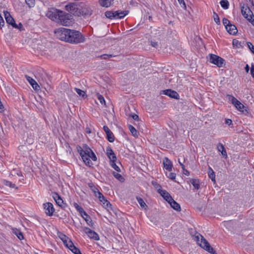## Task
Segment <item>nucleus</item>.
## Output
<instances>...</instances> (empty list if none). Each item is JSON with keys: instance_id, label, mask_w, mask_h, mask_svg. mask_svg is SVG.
I'll return each instance as SVG.
<instances>
[{"instance_id": "obj_1", "label": "nucleus", "mask_w": 254, "mask_h": 254, "mask_svg": "<svg viewBox=\"0 0 254 254\" xmlns=\"http://www.w3.org/2000/svg\"><path fill=\"white\" fill-rule=\"evenodd\" d=\"M59 39L72 44H79L85 41V38L78 31L65 28H59L55 31Z\"/></svg>"}, {"instance_id": "obj_2", "label": "nucleus", "mask_w": 254, "mask_h": 254, "mask_svg": "<svg viewBox=\"0 0 254 254\" xmlns=\"http://www.w3.org/2000/svg\"><path fill=\"white\" fill-rule=\"evenodd\" d=\"M80 155L85 164L89 166L92 165L93 163L91 161L90 159L94 161L97 160V157L95 153L89 147H86L85 150H83L80 147Z\"/></svg>"}, {"instance_id": "obj_3", "label": "nucleus", "mask_w": 254, "mask_h": 254, "mask_svg": "<svg viewBox=\"0 0 254 254\" xmlns=\"http://www.w3.org/2000/svg\"><path fill=\"white\" fill-rule=\"evenodd\" d=\"M240 6L243 16L254 26V15L250 7L247 5L242 3L240 4Z\"/></svg>"}, {"instance_id": "obj_4", "label": "nucleus", "mask_w": 254, "mask_h": 254, "mask_svg": "<svg viewBox=\"0 0 254 254\" xmlns=\"http://www.w3.org/2000/svg\"><path fill=\"white\" fill-rule=\"evenodd\" d=\"M71 17L70 14L61 10L56 22L64 26H68L70 24Z\"/></svg>"}, {"instance_id": "obj_5", "label": "nucleus", "mask_w": 254, "mask_h": 254, "mask_svg": "<svg viewBox=\"0 0 254 254\" xmlns=\"http://www.w3.org/2000/svg\"><path fill=\"white\" fill-rule=\"evenodd\" d=\"M209 62L216 65L219 67H221L223 66V64L225 63V60L222 58L221 57L217 56L214 54H209Z\"/></svg>"}, {"instance_id": "obj_6", "label": "nucleus", "mask_w": 254, "mask_h": 254, "mask_svg": "<svg viewBox=\"0 0 254 254\" xmlns=\"http://www.w3.org/2000/svg\"><path fill=\"white\" fill-rule=\"evenodd\" d=\"M60 11V10L56 8L51 7L48 9L46 12V15L47 17L51 19L52 20L56 22Z\"/></svg>"}, {"instance_id": "obj_7", "label": "nucleus", "mask_w": 254, "mask_h": 254, "mask_svg": "<svg viewBox=\"0 0 254 254\" xmlns=\"http://www.w3.org/2000/svg\"><path fill=\"white\" fill-rule=\"evenodd\" d=\"M200 247L206 250L211 254H217L213 248L210 245L209 243L203 237L201 236V243L199 244Z\"/></svg>"}, {"instance_id": "obj_8", "label": "nucleus", "mask_w": 254, "mask_h": 254, "mask_svg": "<svg viewBox=\"0 0 254 254\" xmlns=\"http://www.w3.org/2000/svg\"><path fill=\"white\" fill-rule=\"evenodd\" d=\"M65 8L71 14L75 15H79V7L77 3H70L66 5Z\"/></svg>"}, {"instance_id": "obj_9", "label": "nucleus", "mask_w": 254, "mask_h": 254, "mask_svg": "<svg viewBox=\"0 0 254 254\" xmlns=\"http://www.w3.org/2000/svg\"><path fill=\"white\" fill-rule=\"evenodd\" d=\"M79 6L80 8L79 10V14L83 16H90L92 14V10L89 5L81 3Z\"/></svg>"}, {"instance_id": "obj_10", "label": "nucleus", "mask_w": 254, "mask_h": 254, "mask_svg": "<svg viewBox=\"0 0 254 254\" xmlns=\"http://www.w3.org/2000/svg\"><path fill=\"white\" fill-rule=\"evenodd\" d=\"M44 209L47 215L51 216L55 212V208L51 202H46L43 204Z\"/></svg>"}, {"instance_id": "obj_11", "label": "nucleus", "mask_w": 254, "mask_h": 254, "mask_svg": "<svg viewBox=\"0 0 254 254\" xmlns=\"http://www.w3.org/2000/svg\"><path fill=\"white\" fill-rule=\"evenodd\" d=\"M4 17L6 22L8 24L11 25L13 28H18V25L16 24L15 20L8 11L4 12Z\"/></svg>"}, {"instance_id": "obj_12", "label": "nucleus", "mask_w": 254, "mask_h": 254, "mask_svg": "<svg viewBox=\"0 0 254 254\" xmlns=\"http://www.w3.org/2000/svg\"><path fill=\"white\" fill-rule=\"evenodd\" d=\"M84 231L86 234H87L89 237L91 239H93L95 240H99V237L97 233H96L95 231H92L88 227L84 228Z\"/></svg>"}, {"instance_id": "obj_13", "label": "nucleus", "mask_w": 254, "mask_h": 254, "mask_svg": "<svg viewBox=\"0 0 254 254\" xmlns=\"http://www.w3.org/2000/svg\"><path fill=\"white\" fill-rule=\"evenodd\" d=\"M103 130L106 133L108 140L110 142H114L115 140V137L113 132L111 131L109 128L107 126H104L103 127Z\"/></svg>"}, {"instance_id": "obj_14", "label": "nucleus", "mask_w": 254, "mask_h": 254, "mask_svg": "<svg viewBox=\"0 0 254 254\" xmlns=\"http://www.w3.org/2000/svg\"><path fill=\"white\" fill-rule=\"evenodd\" d=\"M164 94L168 96H169L171 98H174V99H179V94L175 91L172 90L171 89H167L162 91Z\"/></svg>"}, {"instance_id": "obj_15", "label": "nucleus", "mask_w": 254, "mask_h": 254, "mask_svg": "<svg viewBox=\"0 0 254 254\" xmlns=\"http://www.w3.org/2000/svg\"><path fill=\"white\" fill-rule=\"evenodd\" d=\"M53 197L55 200L56 203L61 207H65V204L64 203L63 200L58 193L55 192L53 195Z\"/></svg>"}, {"instance_id": "obj_16", "label": "nucleus", "mask_w": 254, "mask_h": 254, "mask_svg": "<svg viewBox=\"0 0 254 254\" xmlns=\"http://www.w3.org/2000/svg\"><path fill=\"white\" fill-rule=\"evenodd\" d=\"M107 155L110 160V163L116 162L117 157L114 151L110 147H108L106 149Z\"/></svg>"}, {"instance_id": "obj_17", "label": "nucleus", "mask_w": 254, "mask_h": 254, "mask_svg": "<svg viewBox=\"0 0 254 254\" xmlns=\"http://www.w3.org/2000/svg\"><path fill=\"white\" fill-rule=\"evenodd\" d=\"M157 191L167 202L172 199V197L166 190L159 188L157 189Z\"/></svg>"}, {"instance_id": "obj_18", "label": "nucleus", "mask_w": 254, "mask_h": 254, "mask_svg": "<svg viewBox=\"0 0 254 254\" xmlns=\"http://www.w3.org/2000/svg\"><path fill=\"white\" fill-rule=\"evenodd\" d=\"M25 78L30 85L32 86L34 89L35 90H39L40 89V86L37 84L36 81L30 76L25 75Z\"/></svg>"}, {"instance_id": "obj_19", "label": "nucleus", "mask_w": 254, "mask_h": 254, "mask_svg": "<svg viewBox=\"0 0 254 254\" xmlns=\"http://www.w3.org/2000/svg\"><path fill=\"white\" fill-rule=\"evenodd\" d=\"M168 202L170 204L171 207L174 210L177 211H180L181 210L180 205L175 201L173 198L170 199Z\"/></svg>"}, {"instance_id": "obj_20", "label": "nucleus", "mask_w": 254, "mask_h": 254, "mask_svg": "<svg viewBox=\"0 0 254 254\" xmlns=\"http://www.w3.org/2000/svg\"><path fill=\"white\" fill-rule=\"evenodd\" d=\"M217 149L219 152L221 153L222 156L225 159L228 157L226 150L224 146V145L221 143H219L217 145Z\"/></svg>"}, {"instance_id": "obj_21", "label": "nucleus", "mask_w": 254, "mask_h": 254, "mask_svg": "<svg viewBox=\"0 0 254 254\" xmlns=\"http://www.w3.org/2000/svg\"><path fill=\"white\" fill-rule=\"evenodd\" d=\"M127 10H125V11H120V10H117L116 11H114V14L115 15V19L117 18H122L124 17L128 13Z\"/></svg>"}, {"instance_id": "obj_22", "label": "nucleus", "mask_w": 254, "mask_h": 254, "mask_svg": "<svg viewBox=\"0 0 254 254\" xmlns=\"http://www.w3.org/2000/svg\"><path fill=\"white\" fill-rule=\"evenodd\" d=\"M164 167L169 171H171L172 169L173 165L172 162L168 159V158L165 157L163 160Z\"/></svg>"}, {"instance_id": "obj_23", "label": "nucleus", "mask_w": 254, "mask_h": 254, "mask_svg": "<svg viewBox=\"0 0 254 254\" xmlns=\"http://www.w3.org/2000/svg\"><path fill=\"white\" fill-rule=\"evenodd\" d=\"M114 0H99V4L103 7H108L112 4Z\"/></svg>"}, {"instance_id": "obj_24", "label": "nucleus", "mask_w": 254, "mask_h": 254, "mask_svg": "<svg viewBox=\"0 0 254 254\" xmlns=\"http://www.w3.org/2000/svg\"><path fill=\"white\" fill-rule=\"evenodd\" d=\"M226 28L228 32L232 35H236L238 32V30L235 25L231 24L229 26Z\"/></svg>"}, {"instance_id": "obj_25", "label": "nucleus", "mask_w": 254, "mask_h": 254, "mask_svg": "<svg viewBox=\"0 0 254 254\" xmlns=\"http://www.w3.org/2000/svg\"><path fill=\"white\" fill-rule=\"evenodd\" d=\"M86 221L87 224L90 227H92L94 223L92 222V220L90 216H89L87 213L82 217Z\"/></svg>"}, {"instance_id": "obj_26", "label": "nucleus", "mask_w": 254, "mask_h": 254, "mask_svg": "<svg viewBox=\"0 0 254 254\" xmlns=\"http://www.w3.org/2000/svg\"><path fill=\"white\" fill-rule=\"evenodd\" d=\"M12 232L19 240H21L24 239L23 235L19 230L16 228H13L12 229Z\"/></svg>"}, {"instance_id": "obj_27", "label": "nucleus", "mask_w": 254, "mask_h": 254, "mask_svg": "<svg viewBox=\"0 0 254 254\" xmlns=\"http://www.w3.org/2000/svg\"><path fill=\"white\" fill-rule=\"evenodd\" d=\"M70 248L69 249L74 254H81L80 250L76 247L73 244L70 243Z\"/></svg>"}, {"instance_id": "obj_28", "label": "nucleus", "mask_w": 254, "mask_h": 254, "mask_svg": "<svg viewBox=\"0 0 254 254\" xmlns=\"http://www.w3.org/2000/svg\"><path fill=\"white\" fill-rule=\"evenodd\" d=\"M74 206L76 210L79 212L82 217H83V216L86 214V212L77 203H74Z\"/></svg>"}, {"instance_id": "obj_29", "label": "nucleus", "mask_w": 254, "mask_h": 254, "mask_svg": "<svg viewBox=\"0 0 254 254\" xmlns=\"http://www.w3.org/2000/svg\"><path fill=\"white\" fill-rule=\"evenodd\" d=\"M209 177L211 179L212 182L214 183L215 182V173L212 170V169L209 167L208 172Z\"/></svg>"}, {"instance_id": "obj_30", "label": "nucleus", "mask_w": 254, "mask_h": 254, "mask_svg": "<svg viewBox=\"0 0 254 254\" xmlns=\"http://www.w3.org/2000/svg\"><path fill=\"white\" fill-rule=\"evenodd\" d=\"M113 175L114 176V177L115 178H116L117 180H118L121 182H123L125 181V179L119 173L113 172Z\"/></svg>"}, {"instance_id": "obj_31", "label": "nucleus", "mask_w": 254, "mask_h": 254, "mask_svg": "<svg viewBox=\"0 0 254 254\" xmlns=\"http://www.w3.org/2000/svg\"><path fill=\"white\" fill-rule=\"evenodd\" d=\"M128 127L132 135L134 137H137V133L136 129L130 125L128 126Z\"/></svg>"}, {"instance_id": "obj_32", "label": "nucleus", "mask_w": 254, "mask_h": 254, "mask_svg": "<svg viewBox=\"0 0 254 254\" xmlns=\"http://www.w3.org/2000/svg\"><path fill=\"white\" fill-rule=\"evenodd\" d=\"M136 199L137 200V201H138V203L140 204V206L142 208L146 209V207H147V206L146 204V203L144 202V201L143 200V199L141 198V197L137 196L136 197Z\"/></svg>"}, {"instance_id": "obj_33", "label": "nucleus", "mask_w": 254, "mask_h": 254, "mask_svg": "<svg viewBox=\"0 0 254 254\" xmlns=\"http://www.w3.org/2000/svg\"><path fill=\"white\" fill-rule=\"evenodd\" d=\"M190 183L194 187V188L197 190L199 188V182L198 180L196 179H191L190 180Z\"/></svg>"}, {"instance_id": "obj_34", "label": "nucleus", "mask_w": 254, "mask_h": 254, "mask_svg": "<svg viewBox=\"0 0 254 254\" xmlns=\"http://www.w3.org/2000/svg\"><path fill=\"white\" fill-rule=\"evenodd\" d=\"M105 15L106 17L109 19H115V15L114 14V11H107L105 13Z\"/></svg>"}, {"instance_id": "obj_35", "label": "nucleus", "mask_w": 254, "mask_h": 254, "mask_svg": "<svg viewBox=\"0 0 254 254\" xmlns=\"http://www.w3.org/2000/svg\"><path fill=\"white\" fill-rule=\"evenodd\" d=\"M75 91L76 92V93L80 96H81L83 98H85L87 95L86 94V93L85 91H84L83 90H82L80 89H78V88H75Z\"/></svg>"}, {"instance_id": "obj_36", "label": "nucleus", "mask_w": 254, "mask_h": 254, "mask_svg": "<svg viewBox=\"0 0 254 254\" xmlns=\"http://www.w3.org/2000/svg\"><path fill=\"white\" fill-rule=\"evenodd\" d=\"M232 44L234 47H236V48H240L243 47V45L241 42L239 41L236 39H234L233 40Z\"/></svg>"}, {"instance_id": "obj_37", "label": "nucleus", "mask_w": 254, "mask_h": 254, "mask_svg": "<svg viewBox=\"0 0 254 254\" xmlns=\"http://www.w3.org/2000/svg\"><path fill=\"white\" fill-rule=\"evenodd\" d=\"M234 106L240 111H243V109L244 106L239 101H238L234 105Z\"/></svg>"}, {"instance_id": "obj_38", "label": "nucleus", "mask_w": 254, "mask_h": 254, "mask_svg": "<svg viewBox=\"0 0 254 254\" xmlns=\"http://www.w3.org/2000/svg\"><path fill=\"white\" fill-rule=\"evenodd\" d=\"M95 196L98 197L100 201L102 202H105L106 200H107L104 195L99 191L97 192V193H96Z\"/></svg>"}, {"instance_id": "obj_39", "label": "nucleus", "mask_w": 254, "mask_h": 254, "mask_svg": "<svg viewBox=\"0 0 254 254\" xmlns=\"http://www.w3.org/2000/svg\"><path fill=\"white\" fill-rule=\"evenodd\" d=\"M221 6L224 9H227L229 7V2L227 0H222L220 1Z\"/></svg>"}, {"instance_id": "obj_40", "label": "nucleus", "mask_w": 254, "mask_h": 254, "mask_svg": "<svg viewBox=\"0 0 254 254\" xmlns=\"http://www.w3.org/2000/svg\"><path fill=\"white\" fill-rule=\"evenodd\" d=\"M227 97L233 105H234L238 101V100L232 95H227Z\"/></svg>"}, {"instance_id": "obj_41", "label": "nucleus", "mask_w": 254, "mask_h": 254, "mask_svg": "<svg viewBox=\"0 0 254 254\" xmlns=\"http://www.w3.org/2000/svg\"><path fill=\"white\" fill-rule=\"evenodd\" d=\"M88 186L91 190L94 193L95 195H96V193H97V192H99L98 189L93 184H89Z\"/></svg>"}, {"instance_id": "obj_42", "label": "nucleus", "mask_w": 254, "mask_h": 254, "mask_svg": "<svg viewBox=\"0 0 254 254\" xmlns=\"http://www.w3.org/2000/svg\"><path fill=\"white\" fill-rule=\"evenodd\" d=\"M96 97H97L98 99L99 100L101 104L105 105V101L102 95H100L99 93H97Z\"/></svg>"}, {"instance_id": "obj_43", "label": "nucleus", "mask_w": 254, "mask_h": 254, "mask_svg": "<svg viewBox=\"0 0 254 254\" xmlns=\"http://www.w3.org/2000/svg\"><path fill=\"white\" fill-rule=\"evenodd\" d=\"M25 2L29 7H33L35 5V0H25Z\"/></svg>"}, {"instance_id": "obj_44", "label": "nucleus", "mask_w": 254, "mask_h": 254, "mask_svg": "<svg viewBox=\"0 0 254 254\" xmlns=\"http://www.w3.org/2000/svg\"><path fill=\"white\" fill-rule=\"evenodd\" d=\"M222 22L226 28H228L227 27L231 24L230 21L227 18H224L222 19Z\"/></svg>"}, {"instance_id": "obj_45", "label": "nucleus", "mask_w": 254, "mask_h": 254, "mask_svg": "<svg viewBox=\"0 0 254 254\" xmlns=\"http://www.w3.org/2000/svg\"><path fill=\"white\" fill-rule=\"evenodd\" d=\"M213 19H214V20L215 21V22L217 24H220V21L219 19V17L218 14L215 12H213Z\"/></svg>"}, {"instance_id": "obj_46", "label": "nucleus", "mask_w": 254, "mask_h": 254, "mask_svg": "<svg viewBox=\"0 0 254 254\" xmlns=\"http://www.w3.org/2000/svg\"><path fill=\"white\" fill-rule=\"evenodd\" d=\"M110 165L112 166V168H113L116 171L119 172L121 171L120 168L119 166H118L115 163V162H113L110 163Z\"/></svg>"}, {"instance_id": "obj_47", "label": "nucleus", "mask_w": 254, "mask_h": 254, "mask_svg": "<svg viewBox=\"0 0 254 254\" xmlns=\"http://www.w3.org/2000/svg\"><path fill=\"white\" fill-rule=\"evenodd\" d=\"M59 237L62 240L63 242L65 241L66 239L67 240V237L62 233H59L58 234Z\"/></svg>"}, {"instance_id": "obj_48", "label": "nucleus", "mask_w": 254, "mask_h": 254, "mask_svg": "<svg viewBox=\"0 0 254 254\" xmlns=\"http://www.w3.org/2000/svg\"><path fill=\"white\" fill-rule=\"evenodd\" d=\"M64 245L68 249L70 248V243L71 244H73L72 242L71 241L70 239H69V238H67V240L66 239L65 241L63 242Z\"/></svg>"}, {"instance_id": "obj_49", "label": "nucleus", "mask_w": 254, "mask_h": 254, "mask_svg": "<svg viewBox=\"0 0 254 254\" xmlns=\"http://www.w3.org/2000/svg\"><path fill=\"white\" fill-rule=\"evenodd\" d=\"M247 44L251 52L254 54V46L250 42H248Z\"/></svg>"}, {"instance_id": "obj_50", "label": "nucleus", "mask_w": 254, "mask_h": 254, "mask_svg": "<svg viewBox=\"0 0 254 254\" xmlns=\"http://www.w3.org/2000/svg\"><path fill=\"white\" fill-rule=\"evenodd\" d=\"M5 185L6 186H9V187H10V188H15L16 189H17V187H15V185L14 184H12L11 182H10L9 181H6L5 182Z\"/></svg>"}, {"instance_id": "obj_51", "label": "nucleus", "mask_w": 254, "mask_h": 254, "mask_svg": "<svg viewBox=\"0 0 254 254\" xmlns=\"http://www.w3.org/2000/svg\"><path fill=\"white\" fill-rule=\"evenodd\" d=\"M178 2H179L181 6L184 8V9H186V4H185V2L184 1V0H178Z\"/></svg>"}, {"instance_id": "obj_52", "label": "nucleus", "mask_w": 254, "mask_h": 254, "mask_svg": "<svg viewBox=\"0 0 254 254\" xmlns=\"http://www.w3.org/2000/svg\"><path fill=\"white\" fill-rule=\"evenodd\" d=\"M115 57L112 55H108V54H104L101 56V58L103 59H107L110 57Z\"/></svg>"}, {"instance_id": "obj_53", "label": "nucleus", "mask_w": 254, "mask_h": 254, "mask_svg": "<svg viewBox=\"0 0 254 254\" xmlns=\"http://www.w3.org/2000/svg\"><path fill=\"white\" fill-rule=\"evenodd\" d=\"M201 236L203 237L202 235H200V234H198V236H195V240L199 245L201 243Z\"/></svg>"}, {"instance_id": "obj_54", "label": "nucleus", "mask_w": 254, "mask_h": 254, "mask_svg": "<svg viewBox=\"0 0 254 254\" xmlns=\"http://www.w3.org/2000/svg\"><path fill=\"white\" fill-rule=\"evenodd\" d=\"M103 204L105 205V208L107 209L111 207V203L108 200H106L105 202H103Z\"/></svg>"}, {"instance_id": "obj_55", "label": "nucleus", "mask_w": 254, "mask_h": 254, "mask_svg": "<svg viewBox=\"0 0 254 254\" xmlns=\"http://www.w3.org/2000/svg\"><path fill=\"white\" fill-rule=\"evenodd\" d=\"M4 25V20L0 14V29H1V27H3Z\"/></svg>"}, {"instance_id": "obj_56", "label": "nucleus", "mask_w": 254, "mask_h": 254, "mask_svg": "<svg viewBox=\"0 0 254 254\" xmlns=\"http://www.w3.org/2000/svg\"><path fill=\"white\" fill-rule=\"evenodd\" d=\"M250 73L253 76V78H254V64H252L251 67L250 69Z\"/></svg>"}, {"instance_id": "obj_57", "label": "nucleus", "mask_w": 254, "mask_h": 254, "mask_svg": "<svg viewBox=\"0 0 254 254\" xmlns=\"http://www.w3.org/2000/svg\"><path fill=\"white\" fill-rule=\"evenodd\" d=\"M169 177L170 178V179L173 180L176 178V174L174 173H170L169 174Z\"/></svg>"}, {"instance_id": "obj_58", "label": "nucleus", "mask_w": 254, "mask_h": 254, "mask_svg": "<svg viewBox=\"0 0 254 254\" xmlns=\"http://www.w3.org/2000/svg\"><path fill=\"white\" fill-rule=\"evenodd\" d=\"M130 117L134 120H135V121H137V120H139V117L138 116L136 115L135 114H133L132 115H130Z\"/></svg>"}, {"instance_id": "obj_59", "label": "nucleus", "mask_w": 254, "mask_h": 254, "mask_svg": "<svg viewBox=\"0 0 254 254\" xmlns=\"http://www.w3.org/2000/svg\"><path fill=\"white\" fill-rule=\"evenodd\" d=\"M151 45L152 47L157 48L158 46V43L156 42H151Z\"/></svg>"}, {"instance_id": "obj_60", "label": "nucleus", "mask_w": 254, "mask_h": 254, "mask_svg": "<svg viewBox=\"0 0 254 254\" xmlns=\"http://www.w3.org/2000/svg\"><path fill=\"white\" fill-rule=\"evenodd\" d=\"M232 120L229 119H227L225 120V124L228 125L229 126L232 124Z\"/></svg>"}, {"instance_id": "obj_61", "label": "nucleus", "mask_w": 254, "mask_h": 254, "mask_svg": "<svg viewBox=\"0 0 254 254\" xmlns=\"http://www.w3.org/2000/svg\"><path fill=\"white\" fill-rule=\"evenodd\" d=\"M183 170V173L184 174L186 175V176H189L190 175V172L188 170H186L185 169V168H184V170Z\"/></svg>"}, {"instance_id": "obj_62", "label": "nucleus", "mask_w": 254, "mask_h": 254, "mask_svg": "<svg viewBox=\"0 0 254 254\" xmlns=\"http://www.w3.org/2000/svg\"><path fill=\"white\" fill-rule=\"evenodd\" d=\"M178 162H179L180 165H181V166L182 167V169L184 170V168L185 167V165L180 161V159H178Z\"/></svg>"}, {"instance_id": "obj_63", "label": "nucleus", "mask_w": 254, "mask_h": 254, "mask_svg": "<svg viewBox=\"0 0 254 254\" xmlns=\"http://www.w3.org/2000/svg\"><path fill=\"white\" fill-rule=\"evenodd\" d=\"M250 70V67L248 64H247L245 66V70L247 73L249 72V71Z\"/></svg>"}, {"instance_id": "obj_64", "label": "nucleus", "mask_w": 254, "mask_h": 254, "mask_svg": "<svg viewBox=\"0 0 254 254\" xmlns=\"http://www.w3.org/2000/svg\"><path fill=\"white\" fill-rule=\"evenodd\" d=\"M91 130H90V129L89 128L87 127V128H86V132L87 133H91Z\"/></svg>"}]
</instances>
